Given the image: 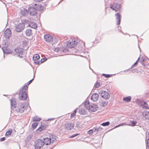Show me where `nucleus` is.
<instances>
[{"label": "nucleus", "instance_id": "nucleus-8", "mask_svg": "<svg viewBox=\"0 0 149 149\" xmlns=\"http://www.w3.org/2000/svg\"><path fill=\"white\" fill-rule=\"evenodd\" d=\"M44 145L43 141L41 139L37 140L35 142V147L36 149H40Z\"/></svg>", "mask_w": 149, "mask_h": 149}, {"label": "nucleus", "instance_id": "nucleus-1", "mask_svg": "<svg viewBox=\"0 0 149 149\" xmlns=\"http://www.w3.org/2000/svg\"><path fill=\"white\" fill-rule=\"evenodd\" d=\"M30 106L24 103H19L15 108V111L17 112L22 113L25 110L29 112L30 110Z\"/></svg>", "mask_w": 149, "mask_h": 149}, {"label": "nucleus", "instance_id": "nucleus-17", "mask_svg": "<svg viewBox=\"0 0 149 149\" xmlns=\"http://www.w3.org/2000/svg\"><path fill=\"white\" fill-rule=\"evenodd\" d=\"M115 16L116 17V24L118 25L120 23L121 20V15L119 13H117L115 14Z\"/></svg>", "mask_w": 149, "mask_h": 149}, {"label": "nucleus", "instance_id": "nucleus-39", "mask_svg": "<svg viewBox=\"0 0 149 149\" xmlns=\"http://www.w3.org/2000/svg\"><path fill=\"white\" fill-rule=\"evenodd\" d=\"M113 74H102V75L104 77L106 78H109L111 77Z\"/></svg>", "mask_w": 149, "mask_h": 149}, {"label": "nucleus", "instance_id": "nucleus-20", "mask_svg": "<svg viewBox=\"0 0 149 149\" xmlns=\"http://www.w3.org/2000/svg\"><path fill=\"white\" fill-rule=\"evenodd\" d=\"M34 7L36 9V10L38 11H41L43 9V7L40 4H35L34 5Z\"/></svg>", "mask_w": 149, "mask_h": 149}, {"label": "nucleus", "instance_id": "nucleus-55", "mask_svg": "<svg viewBox=\"0 0 149 149\" xmlns=\"http://www.w3.org/2000/svg\"><path fill=\"white\" fill-rule=\"evenodd\" d=\"M137 64L138 63H137L136 62H135L134 64L132 66L131 68H133V67L134 66H136Z\"/></svg>", "mask_w": 149, "mask_h": 149}, {"label": "nucleus", "instance_id": "nucleus-18", "mask_svg": "<svg viewBox=\"0 0 149 149\" xmlns=\"http://www.w3.org/2000/svg\"><path fill=\"white\" fill-rule=\"evenodd\" d=\"M11 107L12 109H14L16 107V101L14 98H12L10 100Z\"/></svg>", "mask_w": 149, "mask_h": 149}, {"label": "nucleus", "instance_id": "nucleus-16", "mask_svg": "<svg viewBox=\"0 0 149 149\" xmlns=\"http://www.w3.org/2000/svg\"><path fill=\"white\" fill-rule=\"evenodd\" d=\"M98 108V106L96 104H92L90 105L89 107L88 108V110H89L91 111L94 112L97 110Z\"/></svg>", "mask_w": 149, "mask_h": 149}, {"label": "nucleus", "instance_id": "nucleus-5", "mask_svg": "<svg viewBox=\"0 0 149 149\" xmlns=\"http://www.w3.org/2000/svg\"><path fill=\"white\" fill-rule=\"evenodd\" d=\"M78 44V42L77 41H76L75 39H73L72 40V41L70 40L68 41L67 46L68 48H71L74 47Z\"/></svg>", "mask_w": 149, "mask_h": 149}, {"label": "nucleus", "instance_id": "nucleus-52", "mask_svg": "<svg viewBox=\"0 0 149 149\" xmlns=\"http://www.w3.org/2000/svg\"><path fill=\"white\" fill-rule=\"evenodd\" d=\"M33 80H34V78H33L32 79L30 80L29 81L27 82V85H29L33 81Z\"/></svg>", "mask_w": 149, "mask_h": 149}, {"label": "nucleus", "instance_id": "nucleus-9", "mask_svg": "<svg viewBox=\"0 0 149 149\" xmlns=\"http://www.w3.org/2000/svg\"><path fill=\"white\" fill-rule=\"evenodd\" d=\"M99 93L102 97L106 100H107L110 97V95L108 92L106 91H100L99 92Z\"/></svg>", "mask_w": 149, "mask_h": 149}, {"label": "nucleus", "instance_id": "nucleus-46", "mask_svg": "<svg viewBox=\"0 0 149 149\" xmlns=\"http://www.w3.org/2000/svg\"><path fill=\"white\" fill-rule=\"evenodd\" d=\"M6 42L7 41L6 40H3L2 42V45L3 46V47H5V46L6 45Z\"/></svg>", "mask_w": 149, "mask_h": 149}, {"label": "nucleus", "instance_id": "nucleus-36", "mask_svg": "<svg viewBox=\"0 0 149 149\" xmlns=\"http://www.w3.org/2000/svg\"><path fill=\"white\" fill-rule=\"evenodd\" d=\"M143 115L146 119L149 120V112L144 113Z\"/></svg>", "mask_w": 149, "mask_h": 149}, {"label": "nucleus", "instance_id": "nucleus-54", "mask_svg": "<svg viewBox=\"0 0 149 149\" xmlns=\"http://www.w3.org/2000/svg\"><path fill=\"white\" fill-rule=\"evenodd\" d=\"M41 127L40 126L36 130V131L38 132V131L39 132H40L42 131V129H41Z\"/></svg>", "mask_w": 149, "mask_h": 149}, {"label": "nucleus", "instance_id": "nucleus-31", "mask_svg": "<svg viewBox=\"0 0 149 149\" xmlns=\"http://www.w3.org/2000/svg\"><path fill=\"white\" fill-rule=\"evenodd\" d=\"M145 101H144L142 100H140L138 101V104L139 105L143 107V105L145 103Z\"/></svg>", "mask_w": 149, "mask_h": 149}, {"label": "nucleus", "instance_id": "nucleus-63", "mask_svg": "<svg viewBox=\"0 0 149 149\" xmlns=\"http://www.w3.org/2000/svg\"><path fill=\"white\" fill-rule=\"evenodd\" d=\"M139 59H140V57H139V58H138V59H137V60H138V61H139Z\"/></svg>", "mask_w": 149, "mask_h": 149}, {"label": "nucleus", "instance_id": "nucleus-29", "mask_svg": "<svg viewBox=\"0 0 149 149\" xmlns=\"http://www.w3.org/2000/svg\"><path fill=\"white\" fill-rule=\"evenodd\" d=\"M131 97L130 96H129L126 97H124L123 100L124 101H125L127 102H130L131 100Z\"/></svg>", "mask_w": 149, "mask_h": 149}, {"label": "nucleus", "instance_id": "nucleus-23", "mask_svg": "<svg viewBox=\"0 0 149 149\" xmlns=\"http://www.w3.org/2000/svg\"><path fill=\"white\" fill-rule=\"evenodd\" d=\"M28 12L29 10H28L26 9L22 8L21 9V14L23 16H26L27 15Z\"/></svg>", "mask_w": 149, "mask_h": 149}, {"label": "nucleus", "instance_id": "nucleus-32", "mask_svg": "<svg viewBox=\"0 0 149 149\" xmlns=\"http://www.w3.org/2000/svg\"><path fill=\"white\" fill-rule=\"evenodd\" d=\"M12 132V130L11 129H9L7 131L5 134L6 136H8L9 135H10Z\"/></svg>", "mask_w": 149, "mask_h": 149}, {"label": "nucleus", "instance_id": "nucleus-6", "mask_svg": "<svg viewBox=\"0 0 149 149\" xmlns=\"http://www.w3.org/2000/svg\"><path fill=\"white\" fill-rule=\"evenodd\" d=\"M110 8L116 12L120 11V5L117 3H111L110 5Z\"/></svg>", "mask_w": 149, "mask_h": 149}, {"label": "nucleus", "instance_id": "nucleus-33", "mask_svg": "<svg viewBox=\"0 0 149 149\" xmlns=\"http://www.w3.org/2000/svg\"><path fill=\"white\" fill-rule=\"evenodd\" d=\"M41 120L40 118H38L37 116L33 118V121H39Z\"/></svg>", "mask_w": 149, "mask_h": 149}, {"label": "nucleus", "instance_id": "nucleus-19", "mask_svg": "<svg viewBox=\"0 0 149 149\" xmlns=\"http://www.w3.org/2000/svg\"><path fill=\"white\" fill-rule=\"evenodd\" d=\"M2 49L4 54H8L12 53V51L10 49L7 48L6 47H3L2 48Z\"/></svg>", "mask_w": 149, "mask_h": 149}, {"label": "nucleus", "instance_id": "nucleus-7", "mask_svg": "<svg viewBox=\"0 0 149 149\" xmlns=\"http://www.w3.org/2000/svg\"><path fill=\"white\" fill-rule=\"evenodd\" d=\"M19 94V99L20 100H26L27 98V94L25 91L23 92L22 89H20Z\"/></svg>", "mask_w": 149, "mask_h": 149}, {"label": "nucleus", "instance_id": "nucleus-24", "mask_svg": "<svg viewBox=\"0 0 149 149\" xmlns=\"http://www.w3.org/2000/svg\"><path fill=\"white\" fill-rule=\"evenodd\" d=\"M108 102L102 101V100H101L99 102V104L100 106L103 107H104L106 106L108 104Z\"/></svg>", "mask_w": 149, "mask_h": 149}, {"label": "nucleus", "instance_id": "nucleus-61", "mask_svg": "<svg viewBox=\"0 0 149 149\" xmlns=\"http://www.w3.org/2000/svg\"><path fill=\"white\" fill-rule=\"evenodd\" d=\"M47 2L45 3H44V5H45V6H46V5H47Z\"/></svg>", "mask_w": 149, "mask_h": 149}, {"label": "nucleus", "instance_id": "nucleus-3", "mask_svg": "<svg viewBox=\"0 0 149 149\" xmlns=\"http://www.w3.org/2000/svg\"><path fill=\"white\" fill-rule=\"evenodd\" d=\"M16 54L20 58H24L26 56V55L24 53L23 48L18 47L15 49Z\"/></svg>", "mask_w": 149, "mask_h": 149}, {"label": "nucleus", "instance_id": "nucleus-28", "mask_svg": "<svg viewBox=\"0 0 149 149\" xmlns=\"http://www.w3.org/2000/svg\"><path fill=\"white\" fill-rule=\"evenodd\" d=\"M26 35L27 36H29L32 33V30L30 29H28L25 31Z\"/></svg>", "mask_w": 149, "mask_h": 149}, {"label": "nucleus", "instance_id": "nucleus-53", "mask_svg": "<svg viewBox=\"0 0 149 149\" xmlns=\"http://www.w3.org/2000/svg\"><path fill=\"white\" fill-rule=\"evenodd\" d=\"M146 144L147 147L149 148V138L147 140Z\"/></svg>", "mask_w": 149, "mask_h": 149}, {"label": "nucleus", "instance_id": "nucleus-57", "mask_svg": "<svg viewBox=\"0 0 149 149\" xmlns=\"http://www.w3.org/2000/svg\"><path fill=\"white\" fill-rule=\"evenodd\" d=\"M75 116V114L74 113H72L71 114V117H72Z\"/></svg>", "mask_w": 149, "mask_h": 149}, {"label": "nucleus", "instance_id": "nucleus-40", "mask_svg": "<svg viewBox=\"0 0 149 149\" xmlns=\"http://www.w3.org/2000/svg\"><path fill=\"white\" fill-rule=\"evenodd\" d=\"M38 124V123H35L32 124V127L33 129H34L36 128Z\"/></svg>", "mask_w": 149, "mask_h": 149}, {"label": "nucleus", "instance_id": "nucleus-12", "mask_svg": "<svg viewBox=\"0 0 149 149\" xmlns=\"http://www.w3.org/2000/svg\"><path fill=\"white\" fill-rule=\"evenodd\" d=\"M64 127L66 130H71L74 128V125L70 122H67L65 125Z\"/></svg>", "mask_w": 149, "mask_h": 149}, {"label": "nucleus", "instance_id": "nucleus-43", "mask_svg": "<svg viewBox=\"0 0 149 149\" xmlns=\"http://www.w3.org/2000/svg\"><path fill=\"white\" fill-rule=\"evenodd\" d=\"M47 59V58L45 57L42 58L40 60V62L41 63H43V62L45 61Z\"/></svg>", "mask_w": 149, "mask_h": 149}, {"label": "nucleus", "instance_id": "nucleus-26", "mask_svg": "<svg viewBox=\"0 0 149 149\" xmlns=\"http://www.w3.org/2000/svg\"><path fill=\"white\" fill-rule=\"evenodd\" d=\"M49 139L51 141V143H53L56 140V136L54 135H51L49 136Z\"/></svg>", "mask_w": 149, "mask_h": 149}, {"label": "nucleus", "instance_id": "nucleus-22", "mask_svg": "<svg viewBox=\"0 0 149 149\" xmlns=\"http://www.w3.org/2000/svg\"><path fill=\"white\" fill-rule=\"evenodd\" d=\"M43 142L46 145H49L51 143V141L49 138L46 137L44 139Z\"/></svg>", "mask_w": 149, "mask_h": 149}, {"label": "nucleus", "instance_id": "nucleus-27", "mask_svg": "<svg viewBox=\"0 0 149 149\" xmlns=\"http://www.w3.org/2000/svg\"><path fill=\"white\" fill-rule=\"evenodd\" d=\"M79 112L81 114L84 115L86 113L87 111L85 109L81 108L79 110Z\"/></svg>", "mask_w": 149, "mask_h": 149}, {"label": "nucleus", "instance_id": "nucleus-14", "mask_svg": "<svg viewBox=\"0 0 149 149\" xmlns=\"http://www.w3.org/2000/svg\"><path fill=\"white\" fill-rule=\"evenodd\" d=\"M44 39L48 42H52L53 41V37L49 34H46L44 36Z\"/></svg>", "mask_w": 149, "mask_h": 149}, {"label": "nucleus", "instance_id": "nucleus-35", "mask_svg": "<svg viewBox=\"0 0 149 149\" xmlns=\"http://www.w3.org/2000/svg\"><path fill=\"white\" fill-rule=\"evenodd\" d=\"M84 104L85 107L87 109H88V108L89 107V106L90 105L89 104L88 101H86L85 102Z\"/></svg>", "mask_w": 149, "mask_h": 149}, {"label": "nucleus", "instance_id": "nucleus-21", "mask_svg": "<svg viewBox=\"0 0 149 149\" xmlns=\"http://www.w3.org/2000/svg\"><path fill=\"white\" fill-rule=\"evenodd\" d=\"M99 95L97 93H94L91 97V100L94 101H96L99 98Z\"/></svg>", "mask_w": 149, "mask_h": 149}, {"label": "nucleus", "instance_id": "nucleus-4", "mask_svg": "<svg viewBox=\"0 0 149 149\" xmlns=\"http://www.w3.org/2000/svg\"><path fill=\"white\" fill-rule=\"evenodd\" d=\"M16 54L20 58H24L26 56V55L24 53L23 48L18 47L15 49Z\"/></svg>", "mask_w": 149, "mask_h": 149}, {"label": "nucleus", "instance_id": "nucleus-59", "mask_svg": "<svg viewBox=\"0 0 149 149\" xmlns=\"http://www.w3.org/2000/svg\"><path fill=\"white\" fill-rule=\"evenodd\" d=\"M77 109H75L74 110L73 113L75 114L76 113V112H77Z\"/></svg>", "mask_w": 149, "mask_h": 149}, {"label": "nucleus", "instance_id": "nucleus-38", "mask_svg": "<svg viewBox=\"0 0 149 149\" xmlns=\"http://www.w3.org/2000/svg\"><path fill=\"white\" fill-rule=\"evenodd\" d=\"M132 68H131V67L130 68L126 70L125 71H127L129 70V71H132V72L133 73L136 72L137 71L136 69H132Z\"/></svg>", "mask_w": 149, "mask_h": 149}, {"label": "nucleus", "instance_id": "nucleus-45", "mask_svg": "<svg viewBox=\"0 0 149 149\" xmlns=\"http://www.w3.org/2000/svg\"><path fill=\"white\" fill-rule=\"evenodd\" d=\"M79 134V133H77V134H73V135L70 136L69 137V138H74V137L77 136Z\"/></svg>", "mask_w": 149, "mask_h": 149}, {"label": "nucleus", "instance_id": "nucleus-60", "mask_svg": "<svg viewBox=\"0 0 149 149\" xmlns=\"http://www.w3.org/2000/svg\"><path fill=\"white\" fill-rule=\"evenodd\" d=\"M54 119V118H51L50 119H48L47 120H52Z\"/></svg>", "mask_w": 149, "mask_h": 149}, {"label": "nucleus", "instance_id": "nucleus-50", "mask_svg": "<svg viewBox=\"0 0 149 149\" xmlns=\"http://www.w3.org/2000/svg\"><path fill=\"white\" fill-rule=\"evenodd\" d=\"M145 60L144 58H141V62L142 65H143V63L145 61Z\"/></svg>", "mask_w": 149, "mask_h": 149}, {"label": "nucleus", "instance_id": "nucleus-11", "mask_svg": "<svg viewBox=\"0 0 149 149\" xmlns=\"http://www.w3.org/2000/svg\"><path fill=\"white\" fill-rule=\"evenodd\" d=\"M40 58V56L38 54H36L33 56V59L34 63L36 65L39 64L40 63L39 61Z\"/></svg>", "mask_w": 149, "mask_h": 149}, {"label": "nucleus", "instance_id": "nucleus-41", "mask_svg": "<svg viewBox=\"0 0 149 149\" xmlns=\"http://www.w3.org/2000/svg\"><path fill=\"white\" fill-rule=\"evenodd\" d=\"M99 86H100V83L98 82L95 83L94 86L95 88H98Z\"/></svg>", "mask_w": 149, "mask_h": 149}, {"label": "nucleus", "instance_id": "nucleus-56", "mask_svg": "<svg viewBox=\"0 0 149 149\" xmlns=\"http://www.w3.org/2000/svg\"><path fill=\"white\" fill-rule=\"evenodd\" d=\"M5 137H2L0 139V141L1 142H2V141H4L5 140Z\"/></svg>", "mask_w": 149, "mask_h": 149}, {"label": "nucleus", "instance_id": "nucleus-34", "mask_svg": "<svg viewBox=\"0 0 149 149\" xmlns=\"http://www.w3.org/2000/svg\"><path fill=\"white\" fill-rule=\"evenodd\" d=\"M142 108L145 109H149V106H148V105L147 103L146 102H145V103L143 105V106Z\"/></svg>", "mask_w": 149, "mask_h": 149}, {"label": "nucleus", "instance_id": "nucleus-30", "mask_svg": "<svg viewBox=\"0 0 149 149\" xmlns=\"http://www.w3.org/2000/svg\"><path fill=\"white\" fill-rule=\"evenodd\" d=\"M131 123L130 124H125L126 125H128L132 127H134V126H136V124L137 123V122L136 121H135L134 120H130Z\"/></svg>", "mask_w": 149, "mask_h": 149}, {"label": "nucleus", "instance_id": "nucleus-13", "mask_svg": "<svg viewBox=\"0 0 149 149\" xmlns=\"http://www.w3.org/2000/svg\"><path fill=\"white\" fill-rule=\"evenodd\" d=\"M29 20H30V19H28L26 21L27 24H28V26L32 28L36 29L37 27V24L32 21L30 22Z\"/></svg>", "mask_w": 149, "mask_h": 149}, {"label": "nucleus", "instance_id": "nucleus-64", "mask_svg": "<svg viewBox=\"0 0 149 149\" xmlns=\"http://www.w3.org/2000/svg\"><path fill=\"white\" fill-rule=\"evenodd\" d=\"M148 137H149V132H148Z\"/></svg>", "mask_w": 149, "mask_h": 149}, {"label": "nucleus", "instance_id": "nucleus-44", "mask_svg": "<svg viewBox=\"0 0 149 149\" xmlns=\"http://www.w3.org/2000/svg\"><path fill=\"white\" fill-rule=\"evenodd\" d=\"M94 132L93 128L92 130H90L88 131V134L92 135Z\"/></svg>", "mask_w": 149, "mask_h": 149}, {"label": "nucleus", "instance_id": "nucleus-49", "mask_svg": "<svg viewBox=\"0 0 149 149\" xmlns=\"http://www.w3.org/2000/svg\"><path fill=\"white\" fill-rule=\"evenodd\" d=\"M125 124L124 123L120 124L119 125H118L116 126L114 128H117V127H120V126H123V125H125Z\"/></svg>", "mask_w": 149, "mask_h": 149}, {"label": "nucleus", "instance_id": "nucleus-2", "mask_svg": "<svg viewBox=\"0 0 149 149\" xmlns=\"http://www.w3.org/2000/svg\"><path fill=\"white\" fill-rule=\"evenodd\" d=\"M26 20H24L23 22L20 23L15 26V30L17 32H20L24 28L25 24L27 22Z\"/></svg>", "mask_w": 149, "mask_h": 149}, {"label": "nucleus", "instance_id": "nucleus-47", "mask_svg": "<svg viewBox=\"0 0 149 149\" xmlns=\"http://www.w3.org/2000/svg\"><path fill=\"white\" fill-rule=\"evenodd\" d=\"M84 43H83L82 44V45L80 47H79V50H81L84 48Z\"/></svg>", "mask_w": 149, "mask_h": 149}, {"label": "nucleus", "instance_id": "nucleus-58", "mask_svg": "<svg viewBox=\"0 0 149 149\" xmlns=\"http://www.w3.org/2000/svg\"><path fill=\"white\" fill-rule=\"evenodd\" d=\"M43 0H33L34 1L36 2H40Z\"/></svg>", "mask_w": 149, "mask_h": 149}, {"label": "nucleus", "instance_id": "nucleus-25", "mask_svg": "<svg viewBox=\"0 0 149 149\" xmlns=\"http://www.w3.org/2000/svg\"><path fill=\"white\" fill-rule=\"evenodd\" d=\"M102 129V128L100 127H96V128H94V132H95L96 134H97L99 132H101Z\"/></svg>", "mask_w": 149, "mask_h": 149}, {"label": "nucleus", "instance_id": "nucleus-51", "mask_svg": "<svg viewBox=\"0 0 149 149\" xmlns=\"http://www.w3.org/2000/svg\"><path fill=\"white\" fill-rule=\"evenodd\" d=\"M40 127H41V129H42V131L46 129V125H41L40 126Z\"/></svg>", "mask_w": 149, "mask_h": 149}, {"label": "nucleus", "instance_id": "nucleus-15", "mask_svg": "<svg viewBox=\"0 0 149 149\" xmlns=\"http://www.w3.org/2000/svg\"><path fill=\"white\" fill-rule=\"evenodd\" d=\"M11 36V31L9 29H7L5 31L4 36L6 38H9Z\"/></svg>", "mask_w": 149, "mask_h": 149}, {"label": "nucleus", "instance_id": "nucleus-42", "mask_svg": "<svg viewBox=\"0 0 149 149\" xmlns=\"http://www.w3.org/2000/svg\"><path fill=\"white\" fill-rule=\"evenodd\" d=\"M28 88V87L27 85H24L22 88H21L20 89H22L23 92H24V91H25Z\"/></svg>", "mask_w": 149, "mask_h": 149}, {"label": "nucleus", "instance_id": "nucleus-37", "mask_svg": "<svg viewBox=\"0 0 149 149\" xmlns=\"http://www.w3.org/2000/svg\"><path fill=\"white\" fill-rule=\"evenodd\" d=\"M110 123L109 121H107L106 122L103 123L101 125L103 126H107L109 125Z\"/></svg>", "mask_w": 149, "mask_h": 149}, {"label": "nucleus", "instance_id": "nucleus-62", "mask_svg": "<svg viewBox=\"0 0 149 149\" xmlns=\"http://www.w3.org/2000/svg\"><path fill=\"white\" fill-rule=\"evenodd\" d=\"M97 40V38H96V39H95V42H97V41H96V40Z\"/></svg>", "mask_w": 149, "mask_h": 149}, {"label": "nucleus", "instance_id": "nucleus-10", "mask_svg": "<svg viewBox=\"0 0 149 149\" xmlns=\"http://www.w3.org/2000/svg\"><path fill=\"white\" fill-rule=\"evenodd\" d=\"M34 7V5L33 6L30 7L29 9V12L30 15L31 16H35L37 14V10Z\"/></svg>", "mask_w": 149, "mask_h": 149}, {"label": "nucleus", "instance_id": "nucleus-48", "mask_svg": "<svg viewBox=\"0 0 149 149\" xmlns=\"http://www.w3.org/2000/svg\"><path fill=\"white\" fill-rule=\"evenodd\" d=\"M76 127L78 128L80 127V123L79 122H78L76 124Z\"/></svg>", "mask_w": 149, "mask_h": 149}]
</instances>
